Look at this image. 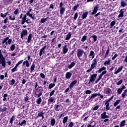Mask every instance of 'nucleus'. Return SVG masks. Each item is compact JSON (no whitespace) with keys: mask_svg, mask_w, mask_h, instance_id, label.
Wrapping results in <instances>:
<instances>
[{"mask_svg":"<svg viewBox=\"0 0 127 127\" xmlns=\"http://www.w3.org/2000/svg\"><path fill=\"white\" fill-rule=\"evenodd\" d=\"M59 109V105H55V110H56L57 112H59L60 110Z\"/></svg>","mask_w":127,"mask_h":127,"instance_id":"09e8293b","label":"nucleus"},{"mask_svg":"<svg viewBox=\"0 0 127 127\" xmlns=\"http://www.w3.org/2000/svg\"><path fill=\"white\" fill-rule=\"evenodd\" d=\"M46 49V46L43 47L40 51L39 52V56H42V54H44V53L45 52V49Z\"/></svg>","mask_w":127,"mask_h":127,"instance_id":"9d476101","label":"nucleus"},{"mask_svg":"<svg viewBox=\"0 0 127 127\" xmlns=\"http://www.w3.org/2000/svg\"><path fill=\"white\" fill-rule=\"evenodd\" d=\"M55 100V99L54 98H53V97L50 96L48 100V105H50V104H51V103H53Z\"/></svg>","mask_w":127,"mask_h":127,"instance_id":"2eb2a0df","label":"nucleus"},{"mask_svg":"<svg viewBox=\"0 0 127 127\" xmlns=\"http://www.w3.org/2000/svg\"><path fill=\"white\" fill-rule=\"evenodd\" d=\"M76 63L75 62H73L70 64L67 65V68H68V69H72V67H74Z\"/></svg>","mask_w":127,"mask_h":127,"instance_id":"dca6fc26","label":"nucleus"},{"mask_svg":"<svg viewBox=\"0 0 127 127\" xmlns=\"http://www.w3.org/2000/svg\"><path fill=\"white\" fill-rule=\"evenodd\" d=\"M93 123H94V122H92L90 124H89L87 126V127H96V123H94V124L93 125H92Z\"/></svg>","mask_w":127,"mask_h":127,"instance_id":"a19ab883","label":"nucleus"},{"mask_svg":"<svg viewBox=\"0 0 127 127\" xmlns=\"http://www.w3.org/2000/svg\"><path fill=\"white\" fill-rule=\"evenodd\" d=\"M101 119L105 120V119H108L109 116L107 115V112H105L101 115Z\"/></svg>","mask_w":127,"mask_h":127,"instance_id":"f8f14e48","label":"nucleus"},{"mask_svg":"<svg viewBox=\"0 0 127 127\" xmlns=\"http://www.w3.org/2000/svg\"><path fill=\"white\" fill-rule=\"evenodd\" d=\"M9 18L10 20H15V18H16V17L15 15H11L9 16Z\"/></svg>","mask_w":127,"mask_h":127,"instance_id":"e433bc0d","label":"nucleus"},{"mask_svg":"<svg viewBox=\"0 0 127 127\" xmlns=\"http://www.w3.org/2000/svg\"><path fill=\"white\" fill-rule=\"evenodd\" d=\"M41 102H42V99H41V97H39L36 100V103L39 105H40L41 104Z\"/></svg>","mask_w":127,"mask_h":127,"instance_id":"2f4dec72","label":"nucleus"},{"mask_svg":"<svg viewBox=\"0 0 127 127\" xmlns=\"http://www.w3.org/2000/svg\"><path fill=\"white\" fill-rule=\"evenodd\" d=\"M71 77H72V73L70 72H67L65 74V78L66 79H70Z\"/></svg>","mask_w":127,"mask_h":127,"instance_id":"aec40b11","label":"nucleus"},{"mask_svg":"<svg viewBox=\"0 0 127 127\" xmlns=\"http://www.w3.org/2000/svg\"><path fill=\"white\" fill-rule=\"evenodd\" d=\"M54 87H55V84L54 83H51L50 84L49 86V89H52V88H53Z\"/></svg>","mask_w":127,"mask_h":127,"instance_id":"3c124183","label":"nucleus"},{"mask_svg":"<svg viewBox=\"0 0 127 127\" xmlns=\"http://www.w3.org/2000/svg\"><path fill=\"white\" fill-rule=\"evenodd\" d=\"M10 49H11V51H13V50H14V49H15V45L12 44L10 47Z\"/></svg>","mask_w":127,"mask_h":127,"instance_id":"6e6d98bb","label":"nucleus"},{"mask_svg":"<svg viewBox=\"0 0 127 127\" xmlns=\"http://www.w3.org/2000/svg\"><path fill=\"white\" fill-rule=\"evenodd\" d=\"M121 101H122L121 99L116 100V101L114 104V106L117 107V106H118V105L121 103Z\"/></svg>","mask_w":127,"mask_h":127,"instance_id":"c85d7f7f","label":"nucleus"},{"mask_svg":"<svg viewBox=\"0 0 127 127\" xmlns=\"http://www.w3.org/2000/svg\"><path fill=\"white\" fill-rule=\"evenodd\" d=\"M115 25H116V21L114 20L111 22L110 28H113Z\"/></svg>","mask_w":127,"mask_h":127,"instance_id":"c756f323","label":"nucleus"},{"mask_svg":"<svg viewBox=\"0 0 127 127\" xmlns=\"http://www.w3.org/2000/svg\"><path fill=\"white\" fill-rule=\"evenodd\" d=\"M89 12L88 11L85 12L82 15L81 18L82 19H85L87 16H88V14Z\"/></svg>","mask_w":127,"mask_h":127,"instance_id":"4be33fe9","label":"nucleus"},{"mask_svg":"<svg viewBox=\"0 0 127 127\" xmlns=\"http://www.w3.org/2000/svg\"><path fill=\"white\" fill-rule=\"evenodd\" d=\"M71 32H69L68 34L66 35L65 40H69L71 38Z\"/></svg>","mask_w":127,"mask_h":127,"instance_id":"7c9ffc66","label":"nucleus"},{"mask_svg":"<svg viewBox=\"0 0 127 127\" xmlns=\"http://www.w3.org/2000/svg\"><path fill=\"white\" fill-rule=\"evenodd\" d=\"M65 7L60 8V14L62 15L64 12H65Z\"/></svg>","mask_w":127,"mask_h":127,"instance_id":"473e14b6","label":"nucleus"},{"mask_svg":"<svg viewBox=\"0 0 127 127\" xmlns=\"http://www.w3.org/2000/svg\"><path fill=\"white\" fill-rule=\"evenodd\" d=\"M125 125H126V120H123L120 124V127H125Z\"/></svg>","mask_w":127,"mask_h":127,"instance_id":"c03bdc74","label":"nucleus"},{"mask_svg":"<svg viewBox=\"0 0 127 127\" xmlns=\"http://www.w3.org/2000/svg\"><path fill=\"white\" fill-rule=\"evenodd\" d=\"M109 53H110V48H109L106 51V54L105 55V58H107V57H108V55H109Z\"/></svg>","mask_w":127,"mask_h":127,"instance_id":"49530a36","label":"nucleus"},{"mask_svg":"<svg viewBox=\"0 0 127 127\" xmlns=\"http://www.w3.org/2000/svg\"><path fill=\"white\" fill-rule=\"evenodd\" d=\"M47 19H48V17L46 18H41L40 23H44V22H46V21H47Z\"/></svg>","mask_w":127,"mask_h":127,"instance_id":"72a5a7b5","label":"nucleus"},{"mask_svg":"<svg viewBox=\"0 0 127 127\" xmlns=\"http://www.w3.org/2000/svg\"><path fill=\"white\" fill-rule=\"evenodd\" d=\"M82 23H83V21H82L81 20H79L77 23V24H78V26H81Z\"/></svg>","mask_w":127,"mask_h":127,"instance_id":"e2e57ef3","label":"nucleus"},{"mask_svg":"<svg viewBox=\"0 0 127 127\" xmlns=\"http://www.w3.org/2000/svg\"><path fill=\"white\" fill-rule=\"evenodd\" d=\"M0 64L2 67H3V68L5 67V65H6V63L5 62V58L3 57L2 53H1V50H0Z\"/></svg>","mask_w":127,"mask_h":127,"instance_id":"f257e3e1","label":"nucleus"},{"mask_svg":"<svg viewBox=\"0 0 127 127\" xmlns=\"http://www.w3.org/2000/svg\"><path fill=\"white\" fill-rule=\"evenodd\" d=\"M7 14H8V12H7L5 13L4 14L1 13L0 16H1V17H3V18L6 17V16L7 15Z\"/></svg>","mask_w":127,"mask_h":127,"instance_id":"58836bf2","label":"nucleus"},{"mask_svg":"<svg viewBox=\"0 0 127 127\" xmlns=\"http://www.w3.org/2000/svg\"><path fill=\"white\" fill-rule=\"evenodd\" d=\"M7 110V108L5 107H3V108H2L1 112L3 113V112H5V111H6Z\"/></svg>","mask_w":127,"mask_h":127,"instance_id":"338daca9","label":"nucleus"},{"mask_svg":"<svg viewBox=\"0 0 127 127\" xmlns=\"http://www.w3.org/2000/svg\"><path fill=\"white\" fill-rule=\"evenodd\" d=\"M87 39V36H83L81 39V42H85L86 41V40Z\"/></svg>","mask_w":127,"mask_h":127,"instance_id":"864d4df0","label":"nucleus"},{"mask_svg":"<svg viewBox=\"0 0 127 127\" xmlns=\"http://www.w3.org/2000/svg\"><path fill=\"white\" fill-rule=\"evenodd\" d=\"M120 4L121 6H122V7H125L127 6V2H126V1H125V0H122L120 2Z\"/></svg>","mask_w":127,"mask_h":127,"instance_id":"6ab92c4d","label":"nucleus"},{"mask_svg":"<svg viewBox=\"0 0 127 127\" xmlns=\"http://www.w3.org/2000/svg\"><path fill=\"white\" fill-rule=\"evenodd\" d=\"M106 68L105 67H103L98 70V73H101L102 71H105Z\"/></svg>","mask_w":127,"mask_h":127,"instance_id":"8fccbe9b","label":"nucleus"},{"mask_svg":"<svg viewBox=\"0 0 127 127\" xmlns=\"http://www.w3.org/2000/svg\"><path fill=\"white\" fill-rule=\"evenodd\" d=\"M91 93H92V91L90 90H87L85 91V94L86 95L90 94Z\"/></svg>","mask_w":127,"mask_h":127,"instance_id":"69168bd1","label":"nucleus"},{"mask_svg":"<svg viewBox=\"0 0 127 127\" xmlns=\"http://www.w3.org/2000/svg\"><path fill=\"white\" fill-rule=\"evenodd\" d=\"M63 51L64 54H66L68 52V45L67 44H65L63 48Z\"/></svg>","mask_w":127,"mask_h":127,"instance_id":"6e6552de","label":"nucleus"},{"mask_svg":"<svg viewBox=\"0 0 127 127\" xmlns=\"http://www.w3.org/2000/svg\"><path fill=\"white\" fill-rule=\"evenodd\" d=\"M74 127V124L72 122H70L68 126L67 127Z\"/></svg>","mask_w":127,"mask_h":127,"instance_id":"0e129e2a","label":"nucleus"},{"mask_svg":"<svg viewBox=\"0 0 127 127\" xmlns=\"http://www.w3.org/2000/svg\"><path fill=\"white\" fill-rule=\"evenodd\" d=\"M105 93L106 95H110L112 93V90L110 88H107L105 89Z\"/></svg>","mask_w":127,"mask_h":127,"instance_id":"393cba45","label":"nucleus"},{"mask_svg":"<svg viewBox=\"0 0 127 127\" xmlns=\"http://www.w3.org/2000/svg\"><path fill=\"white\" fill-rule=\"evenodd\" d=\"M8 40V37H7L6 38H5L2 42V44H4V43L7 42V41Z\"/></svg>","mask_w":127,"mask_h":127,"instance_id":"603ef678","label":"nucleus"},{"mask_svg":"<svg viewBox=\"0 0 127 127\" xmlns=\"http://www.w3.org/2000/svg\"><path fill=\"white\" fill-rule=\"evenodd\" d=\"M17 66L16 65L15 66L11 69L12 73H14L16 71H17Z\"/></svg>","mask_w":127,"mask_h":127,"instance_id":"37998d69","label":"nucleus"},{"mask_svg":"<svg viewBox=\"0 0 127 127\" xmlns=\"http://www.w3.org/2000/svg\"><path fill=\"white\" fill-rule=\"evenodd\" d=\"M27 35V31L26 30L23 29V31L21 33V38L23 40V37Z\"/></svg>","mask_w":127,"mask_h":127,"instance_id":"0eeeda50","label":"nucleus"},{"mask_svg":"<svg viewBox=\"0 0 127 127\" xmlns=\"http://www.w3.org/2000/svg\"><path fill=\"white\" fill-rule=\"evenodd\" d=\"M98 65V61L96 58H95L93 60L92 62V64L91 65V67H92L93 69H95L97 65Z\"/></svg>","mask_w":127,"mask_h":127,"instance_id":"20e7f679","label":"nucleus"},{"mask_svg":"<svg viewBox=\"0 0 127 127\" xmlns=\"http://www.w3.org/2000/svg\"><path fill=\"white\" fill-rule=\"evenodd\" d=\"M35 95H36V98H40V97H41V96H42V92L40 91H37L35 92Z\"/></svg>","mask_w":127,"mask_h":127,"instance_id":"a211bd4d","label":"nucleus"},{"mask_svg":"<svg viewBox=\"0 0 127 127\" xmlns=\"http://www.w3.org/2000/svg\"><path fill=\"white\" fill-rule=\"evenodd\" d=\"M99 9V4L96 6L94 7V8L91 13L92 15H94V14H96L97 13V11H98V9Z\"/></svg>","mask_w":127,"mask_h":127,"instance_id":"9b49d317","label":"nucleus"},{"mask_svg":"<svg viewBox=\"0 0 127 127\" xmlns=\"http://www.w3.org/2000/svg\"><path fill=\"white\" fill-rule=\"evenodd\" d=\"M26 124V121L23 120L22 123H21V127H22L23 125H25Z\"/></svg>","mask_w":127,"mask_h":127,"instance_id":"774afa93","label":"nucleus"},{"mask_svg":"<svg viewBox=\"0 0 127 127\" xmlns=\"http://www.w3.org/2000/svg\"><path fill=\"white\" fill-rule=\"evenodd\" d=\"M92 38L94 40V42H96L97 41V37L96 35H93L91 36Z\"/></svg>","mask_w":127,"mask_h":127,"instance_id":"4d7b16f0","label":"nucleus"},{"mask_svg":"<svg viewBox=\"0 0 127 127\" xmlns=\"http://www.w3.org/2000/svg\"><path fill=\"white\" fill-rule=\"evenodd\" d=\"M10 86H13L14 84H15V80L12 79L11 80L8 81Z\"/></svg>","mask_w":127,"mask_h":127,"instance_id":"b1692460","label":"nucleus"},{"mask_svg":"<svg viewBox=\"0 0 127 127\" xmlns=\"http://www.w3.org/2000/svg\"><path fill=\"white\" fill-rule=\"evenodd\" d=\"M127 89H126L124 92H123L122 94V98H125L127 96Z\"/></svg>","mask_w":127,"mask_h":127,"instance_id":"ea45409f","label":"nucleus"},{"mask_svg":"<svg viewBox=\"0 0 127 127\" xmlns=\"http://www.w3.org/2000/svg\"><path fill=\"white\" fill-rule=\"evenodd\" d=\"M31 39H32V35L31 34H30L28 37V40H27L28 43H30V41Z\"/></svg>","mask_w":127,"mask_h":127,"instance_id":"cd10ccee","label":"nucleus"},{"mask_svg":"<svg viewBox=\"0 0 127 127\" xmlns=\"http://www.w3.org/2000/svg\"><path fill=\"white\" fill-rule=\"evenodd\" d=\"M14 120H15V116H13L11 117V118L10 119V121H9L10 124H12V123H13V121H14Z\"/></svg>","mask_w":127,"mask_h":127,"instance_id":"79ce46f5","label":"nucleus"},{"mask_svg":"<svg viewBox=\"0 0 127 127\" xmlns=\"http://www.w3.org/2000/svg\"><path fill=\"white\" fill-rule=\"evenodd\" d=\"M119 15H118V17L120 18L121 17H123L124 16V13H125V9H121L119 11Z\"/></svg>","mask_w":127,"mask_h":127,"instance_id":"1a4fd4ad","label":"nucleus"},{"mask_svg":"<svg viewBox=\"0 0 127 127\" xmlns=\"http://www.w3.org/2000/svg\"><path fill=\"white\" fill-rule=\"evenodd\" d=\"M124 68V66H121L120 67H119L118 70H117L115 72L114 74L115 75H117V74H119L120 72H122L123 69Z\"/></svg>","mask_w":127,"mask_h":127,"instance_id":"f3484780","label":"nucleus"},{"mask_svg":"<svg viewBox=\"0 0 127 127\" xmlns=\"http://www.w3.org/2000/svg\"><path fill=\"white\" fill-rule=\"evenodd\" d=\"M28 9L29 10L26 13V15H29V14H30V12L32 11V9L31 8V7H29Z\"/></svg>","mask_w":127,"mask_h":127,"instance_id":"de8ad7c7","label":"nucleus"},{"mask_svg":"<svg viewBox=\"0 0 127 127\" xmlns=\"http://www.w3.org/2000/svg\"><path fill=\"white\" fill-rule=\"evenodd\" d=\"M77 84V80H75L71 82L70 84L69 85V89H73V87L75 86Z\"/></svg>","mask_w":127,"mask_h":127,"instance_id":"ddd939ff","label":"nucleus"},{"mask_svg":"<svg viewBox=\"0 0 127 127\" xmlns=\"http://www.w3.org/2000/svg\"><path fill=\"white\" fill-rule=\"evenodd\" d=\"M23 62V60H21L20 61H19L17 64H16V65H17V67H18V66H19V65H20V64H22V63Z\"/></svg>","mask_w":127,"mask_h":127,"instance_id":"052dcab7","label":"nucleus"},{"mask_svg":"<svg viewBox=\"0 0 127 127\" xmlns=\"http://www.w3.org/2000/svg\"><path fill=\"white\" fill-rule=\"evenodd\" d=\"M67 121H68V116L64 117L63 121V124L64 125H65V124H66V123H67Z\"/></svg>","mask_w":127,"mask_h":127,"instance_id":"4c0bfd02","label":"nucleus"},{"mask_svg":"<svg viewBox=\"0 0 127 127\" xmlns=\"http://www.w3.org/2000/svg\"><path fill=\"white\" fill-rule=\"evenodd\" d=\"M56 123V121L55 120V119H54V118L52 119L51 121V125L52 127H53L54 126H55Z\"/></svg>","mask_w":127,"mask_h":127,"instance_id":"a878e982","label":"nucleus"},{"mask_svg":"<svg viewBox=\"0 0 127 127\" xmlns=\"http://www.w3.org/2000/svg\"><path fill=\"white\" fill-rule=\"evenodd\" d=\"M110 99H108L106 100V102L105 103V105H106V111H109L110 110V102H111Z\"/></svg>","mask_w":127,"mask_h":127,"instance_id":"39448f33","label":"nucleus"},{"mask_svg":"<svg viewBox=\"0 0 127 127\" xmlns=\"http://www.w3.org/2000/svg\"><path fill=\"white\" fill-rule=\"evenodd\" d=\"M43 116H44V112H40L38 113L37 118H39V117H43Z\"/></svg>","mask_w":127,"mask_h":127,"instance_id":"f704fd0d","label":"nucleus"},{"mask_svg":"<svg viewBox=\"0 0 127 127\" xmlns=\"http://www.w3.org/2000/svg\"><path fill=\"white\" fill-rule=\"evenodd\" d=\"M105 74H107V70L103 71L102 72V73L101 74H100V75H99L100 79H102V78L103 77V76H104V75H105Z\"/></svg>","mask_w":127,"mask_h":127,"instance_id":"c9c22d12","label":"nucleus"},{"mask_svg":"<svg viewBox=\"0 0 127 127\" xmlns=\"http://www.w3.org/2000/svg\"><path fill=\"white\" fill-rule=\"evenodd\" d=\"M35 68V64L33 63L30 67L31 71H34V69Z\"/></svg>","mask_w":127,"mask_h":127,"instance_id":"a18cd8bd","label":"nucleus"},{"mask_svg":"<svg viewBox=\"0 0 127 127\" xmlns=\"http://www.w3.org/2000/svg\"><path fill=\"white\" fill-rule=\"evenodd\" d=\"M78 12H76L75 14H74V18H73V19L74 20H76V19H77V18H78Z\"/></svg>","mask_w":127,"mask_h":127,"instance_id":"bf43d9fd","label":"nucleus"},{"mask_svg":"<svg viewBox=\"0 0 127 127\" xmlns=\"http://www.w3.org/2000/svg\"><path fill=\"white\" fill-rule=\"evenodd\" d=\"M97 96H98V94H97V93H94L92 94L91 96L89 98V101H91V100L92 101H93V100H94V98H96V97H97Z\"/></svg>","mask_w":127,"mask_h":127,"instance_id":"412c9836","label":"nucleus"},{"mask_svg":"<svg viewBox=\"0 0 127 127\" xmlns=\"http://www.w3.org/2000/svg\"><path fill=\"white\" fill-rule=\"evenodd\" d=\"M80 4H77V5H75L73 7V10L74 11H76V10H77V8H78V7H79Z\"/></svg>","mask_w":127,"mask_h":127,"instance_id":"680f3d73","label":"nucleus"},{"mask_svg":"<svg viewBox=\"0 0 127 127\" xmlns=\"http://www.w3.org/2000/svg\"><path fill=\"white\" fill-rule=\"evenodd\" d=\"M14 14H15V15H16L17 14H18V13H19V9H16L14 11Z\"/></svg>","mask_w":127,"mask_h":127,"instance_id":"13d9d810","label":"nucleus"},{"mask_svg":"<svg viewBox=\"0 0 127 127\" xmlns=\"http://www.w3.org/2000/svg\"><path fill=\"white\" fill-rule=\"evenodd\" d=\"M110 99H108L106 100V102L105 103V105H106V111H109L110 110V102H111Z\"/></svg>","mask_w":127,"mask_h":127,"instance_id":"423d86ee","label":"nucleus"},{"mask_svg":"<svg viewBox=\"0 0 127 127\" xmlns=\"http://www.w3.org/2000/svg\"><path fill=\"white\" fill-rule=\"evenodd\" d=\"M92 56V59H94L95 58V52L93 51H91L89 54V57Z\"/></svg>","mask_w":127,"mask_h":127,"instance_id":"5701e85b","label":"nucleus"},{"mask_svg":"<svg viewBox=\"0 0 127 127\" xmlns=\"http://www.w3.org/2000/svg\"><path fill=\"white\" fill-rule=\"evenodd\" d=\"M83 53H84V50L79 49L77 50V56L79 60L85 61V60H86V58H87V56H85V59H82L81 57L83 56Z\"/></svg>","mask_w":127,"mask_h":127,"instance_id":"f03ea898","label":"nucleus"},{"mask_svg":"<svg viewBox=\"0 0 127 127\" xmlns=\"http://www.w3.org/2000/svg\"><path fill=\"white\" fill-rule=\"evenodd\" d=\"M111 59H108V61H106L105 63H104V65H110L111 64Z\"/></svg>","mask_w":127,"mask_h":127,"instance_id":"bb28decb","label":"nucleus"},{"mask_svg":"<svg viewBox=\"0 0 127 127\" xmlns=\"http://www.w3.org/2000/svg\"><path fill=\"white\" fill-rule=\"evenodd\" d=\"M28 16H29V17H31L33 20H35V17L34 16H33V15L31 13L29 14V15H27Z\"/></svg>","mask_w":127,"mask_h":127,"instance_id":"5fc2aeb1","label":"nucleus"},{"mask_svg":"<svg viewBox=\"0 0 127 127\" xmlns=\"http://www.w3.org/2000/svg\"><path fill=\"white\" fill-rule=\"evenodd\" d=\"M97 75L96 73L91 74L90 75V79L88 83V85H90V84H91L92 82H94L96 80V79L97 78Z\"/></svg>","mask_w":127,"mask_h":127,"instance_id":"7ed1b4c3","label":"nucleus"},{"mask_svg":"<svg viewBox=\"0 0 127 127\" xmlns=\"http://www.w3.org/2000/svg\"><path fill=\"white\" fill-rule=\"evenodd\" d=\"M126 88V86L125 85H123L122 87L121 88H118L117 90V92L119 95H121L122 94V92H123V90H125Z\"/></svg>","mask_w":127,"mask_h":127,"instance_id":"4468645a","label":"nucleus"}]
</instances>
